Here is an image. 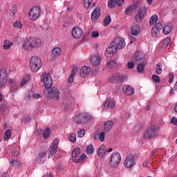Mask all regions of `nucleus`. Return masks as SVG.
Returning <instances> with one entry per match:
<instances>
[{
    "label": "nucleus",
    "instance_id": "nucleus-1",
    "mask_svg": "<svg viewBox=\"0 0 177 177\" xmlns=\"http://www.w3.org/2000/svg\"><path fill=\"white\" fill-rule=\"evenodd\" d=\"M41 82H44V87L47 91H44V95H46V97H51L52 99H56L59 100V95H60V91L56 87H52L53 84V82H52V77H50V75L49 73H46V72H44L41 77Z\"/></svg>",
    "mask_w": 177,
    "mask_h": 177
},
{
    "label": "nucleus",
    "instance_id": "nucleus-2",
    "mask_svg": "<svg viewBox=\"0 0 177 177\" xmlns=\"http://www.w3.org/2000/svg\"><path fill=\"white\" fill-rule=\"evenodd\" d=\"M41 42L40 39L28 37L24 42L23 48H25L27 50H32V48H38L39 46H41Z\"/></svg>",
    "mask_w": 177,
    "mask_h": 177
},
{
    "label": "nucleus",
    "instance_id": "nucleus-3",
    "mask_svg": "<svg viewBox=\"0 0 177 177\" xmlns=\"http://www.w3.org/2000/svg\"><path fill=\"white\" fill-rule=\"evenodd\" d=\"M158 132H160V127L158 126H149L147 127L146 131L143 135L144 139L148 140L149 139H153V138H156L157 135H158Z\"/></svg>",
    "mask_w": 177,
    "mask_h": 177
},
{
    "label": "nucleus",
    "instance_id": "nucleus-4",
    "mask_svg": "<svg viewBox=\"0 0 177 177\" xmlns=\"http://www.w3.org/2000/svg\"><path fill=\"white\" fill-rule=\"evenodd\" d=\"M92 121V115L88 113H80L74 118L73 122L77 125H81L82 124H86Z\"/></svg>",
    "mask_w": 177,
    "mask_h": 177
},
{
    "label": "nucleus",
    "instance_id": "nucleus-5",
    "mask_svg": "<svg viewBox=\"0 0 177 177\" xmlns=\"http://www.w3.org/2000/svg\"><path fill=\"white\" fill-rule=\"evenodd\" d=\"M30 70L37 73L42 67V62L38 57H32L30 59Z\"/></svg>",
    "mask_w": 177,
    "mask_h": 177
},
{
    "label": "nucleus",
    "instance_id": "nucleus-6",
    "mask_svg": "<svg viewBox=\"0 0 177 177\" xmlns=\"http://www.w3.org/2000/svg\"><path fill=\"white\" fill-rule=\"evenodd\" d=\"M42 12L41 8L39 6H35L32 8L29 12V19L30 20H37L39 16H41V13Z\"/></svg>",
    "mask_w": 177,
    "mask_h": 177
},
{
    "label": "nucleus",
    "instance_id": "nucleus-7",
    "mask_svg": "<svg viewBox=\"0 0 177 177\" xmlns=\"http://www.w3.org/2000/svg\"><path fill=\"white\" fill-rule=\"evenodd\" d=\"M111 167L113 168L118 167V164L121 162V155L118 152H113L110 158Z\"/></svg>",
    "mask_w": 177,
    "mask_h": 177
},
{
    "label": "nucleus",
    "instance_id": "nucleus-8",
    "mask_svg": "<svg viewBox=\"0 0 177 177\" xmlns=\"http://www.w3.org/2000/svg\"><path fill=\"white\" fill-rule=\"evenodd\" d=\"M117 50H118V48L113 41L109 44V48H106L105 56H106V57H113L115 53H117Z\"/></svg>",
    "mask_w": 177,
    "mask_h": 177
},
{
    "label": "nucleus",
    "instance_id": "nucleus-9",
    "mask_svg": "<svg viewBox=\"0 0 177 177\" xmlns=\"http://www.w3.org/2000/svg\"><path fill=\"white\" fill-rule=\"evenodd\" d=\"M8 84V71L5 68L0 69V88Z\"/></svg>",
    "mask_w": 177,
    "mask_h": 177
},
{
    "label": "nucleus",
    "instance_id": "nucleus-10",
    "mask_svg": "<svg viewBox=\"0 0 177 177\" xmlns=\"http://www.w3.org/2000/svg\"><path fill=\"white\" fill-rule=\"evenodd\" d=\"M146 13H147V8H146V7H140L138 10V13L136 15L135 21H137V23H140V21L145 19Z\"/></svg>",
    "mask_w": 177,
    "mask_h": 177
},
{
    "label": "nucleus",
    "instance_id": "nucleus-11",
    "mask_svg": "<svg viewBox=\"0 0 177 177\" xmlns=\"http://www.w3.org/2000/svg\"><path fill=\"white\" fill-rule=\"evenodd\" d=\"M136 158L137 157L133 154L129 155L124 160V167L126 168H132L135 164V161H136Z\"/></svg>",
    "mask_w": 177,
    "mask_h": 177
},
{
    "label": "nucleus",
    "instance_id": "nucleus-12",
    "mask_svg": "<svg viewBox=\"0 0 177 177\" xmlns=\"http://www.w3.org/2000/svg\"><path fill=\"white\" fill-rule=\"evenodd\" d=\"M84 35V30H82V28L80 26H75L72 29V36L73 38H75L76 39H78L79 38H81Z\"/></svg>",
    "mask_w": 177,
    "mask_h": 177
},
{
    "label": "nucleus",
    "instance_id": "nucleus-13",
    "mask_svg": "<svg viewBox=\"0 0 177 177\" xmlns=\"http://www.w3.org/2000/svg\"><path fill=\"white\" fill-rule=\"evenodd\" d=\"M104 107L105 109H115V101L113 98H109L106 100L104 102Z\"/></svg>",
    "mask_w": 177,
    "mask_h": 177
},
{
    "label": "nucleus",
    "instance_id": "nucleus-14",
    "mask_svg": "<svg viewBox=\"0 0 177 177\" xmlns=\"http://www.w3.org/2000/svg\"><path fill=\"white\" fill-rule=\"evenodd\" d=\"M113 42L116 45L118 49H123V48H125V40L122 39V38H116L114 39Z\"/></svg>",
    "mask_w": 177,
    "mask_h": 177
},
{
    "label": "nucleus",
    "instance_id": "nucleus-15",
    "mask_svg": "<svg viewBox=\"0 0 177 177\" xmlns=\"http://www.w3.org/2000/svg\"><path fill=\"white\" fill-rule=\"evenodd\" d=\"M89 73H91V68L88 66H83L80 69V75L82 78H86L89 75Z\"/></svg>",
    "mask_w": 177,
    "mask_h": 177
},
{
    "label": "nucleus",
    "instance_id": "nucleus-16",
    "mask_svg": "<svg viewBox=\"0 0 177 177\" xmlns=\"http://www.w3.org/2000/svg\"><path fill=\"white\" fill-rule=\"evenodd\" d=\"M100 17V8H95L91 13V20L92 21H96Z\"/></svg>",
    "mask_w": 177,
    "mask_h": 177
},
{
    "label": "nucleus",
    "instance_id": "nucleus-17",
    "mask_svg": "<svg viewBox=\"0 0 177 177\" xmlns=\"http://www.w3.org/2000/svg\"><path fill=\"white\" fill-rule=\"evenodd\" d=\"M100 60H102L100 56L93 55L91 57V64L93 66H99L100 64Z\"/></svg>",
    "mask_w": 177,
    "mask_h": 177
},
{
    "label": "nucleus",
    "instance_id": "nucleus-18",
    "mask_svg": "<svg viewBox=\"0 0 177 177\" xmlns=\"http://www.w3.org/2000/svg\"><path fill=\"white\" fill-rule=\"evenodd\" d=\"M114 125V122L113 121H107L104 123V129L105 132H110L111 129H113V126Z\"/></svg>",
    "mask_w": 177,
    "mask_h": 177
},
{
    "label": "nucleus",
    "instance_id": "nucleus-19",
    "mask_svg": "<svg viewBox=\"0 0 177 177\" xmlns=\"http://www.w3.org/2000/svg\"><path fill=\"white\" fill-rule=\"evenodd\" d=\"M77 71H78V67L74 66L72 70L71 75L68 79V82H69V84H73V82H74V77H75Z\"/></svg>",
    "mask_w": 177,
    "mask_h": 177
},
{
    "label": "nucleus",
    "instance_id": "nucleus-20",
    "mask_svg": "<svg viewBox=\"0 0 177 177\" xmlns=\"http://www.w3.org/2000/svg\"><path fill=\"white\" fill-rule=\"evenodd\" d=\"M131 35H139L140 32V26L138 25H133L131 29Z\"/></svg>",
    "mask_w": 177,
    "mask_h": 177
},
{
    "label": "nucleus",
    "instance_id": "nucleus-21",
    "mask_svg": "<svg viewBox=\"0 0 177 177\" xmlns=\"http://www.w3.org/2000/svg\"><path fill=\"white\" fill-rule=\"evenodd\" d=\"M137 9L138 5H131L129 8H126L124 12L126 13V15H131V13H133V12H135V10H136Z\"/></svg>",
    "mask_w": 177,
    "mask_h": 177
},
{
    "label": "nucleus",
    "instance_id": "nucleus-22",
    "mask_svg": "<svg viewBox=\"0 0 177 177\" xmlns=\"http://www.w3.org/2000/svg\"><path fill=\"white\" fill-rule=\"evenodd\" d=\"M133 62H140V60H143V55L140 51L136 52L133 57Z\"/></svg>",
    "mask_w": 177,
    "mask_h": 177
},
{
    "label": "nucleus",
    "instance_id": "nucleus-23",
    "mask_svg": "<svg viewBox=\"0 0 177 177\" xmlns=\"http://www.w3.org/2000/svg\"><path fill=\"white\" fill-rule=\"evenodd\" d=\"M56 151H57V147L51 145L49 147L48 158L53 157V154H56Z\"/></svg>",
    "mask_w": 177,
    "mask_h": 177
},
{
    "label": "nucleus",
    "instance_id": "nucleus-24",
    "mask_svg": "<svg viewBox=\"0 0 177 177\" xmlns=\"http://www.w3.org/2000/svg\"><path fill=\"white\" fill-rule=\"evenodd\" d=\"M97 154L99 157H103L104 154H106V146L104 145H102L97 151Z\"/></svg>",
    "mask_w": 177,
    "mask_h": 177
},
{
    "label": "nucleus",
    "instance_id": "nucleus-25",
    "mask_svg": "<svg viewBox=\"0 0 177 177\" xmlns=\"http://www.w3.org/2000/svg\"><path fill=\"white\" fill-rule=\"evenodd\" d=\"M123 89H125L124 94L127 95V96H130L131 95H133V88H132L130 86H125L123 87Z\"/></svg>",
    "mask_w": 177,
    "mask_h": 177
},
{
    "label": "nucleus",
    "instance_id": "nucleus-26",
    "mask_svg": "<svg viewBox=\"0 0 177 177\" xmlns=\"http://www.w3.org/2000/svg\"><path fill=\"white\" fill-rule=\"evenodd\" d=\"M116 75V82L118 84H122L124 81H127V77L124 76L122 75H120V73H118Z\"/></svg>",
    "mask_w": 177,
    "mask_h": 177
},
{
    "label": "nucleus",
    "instance_id": "nucleus-27",
    "mask_svg": "<svg viewBox=\"0 0 177 177\" xmlns=\"http://www.w3.org/2000/svg\"><path fill=\"white\" fill-rule=\"evenodd\" d=\"M163 33L165 34V35H167V34L171 33L172 31V26L171 24H167L163 28Z\"/></svg>",
    "mask_w": 177,
    "mask_h": 177
},
{
    "label": "nucleus",
    "instance_id": "nucleus-28",
    "mask_svg": "<svg viewBox=\"0 0 177 177\" xmlns=\"http://www.w3.org/2000/svg\"><path fill=\"white\" fill-rule=\"evenodd\" d=\"M61 54H62V50L59 47L53 48L51 53L52 56H54V57L60 56Z\"/></svg>",
    "mask_w": 177,
    "mask_h": 177
},
{
    "label": "nucleus",
    "instance_id": "nucleus-29",
    "mask_svg": "<svg viewBox=\"0 0 177 177\" xmlns=\"http://www.w3.org/2000/svg\"><path fill=\"white\" fill-rule=\"evenodd\" d=\"M169 44H171V38L169 37H167L162 41V46L163 48H168V46H169Z\"/></svg>",
    "mask_w": 177,
    "mask_h": 177
},
{
    "label": "nucleus",
    "instance_id": "nucleus-30",
    "mask_svg": "<svg viewBox=\"0 0 177 177\" xmlns=\"http://www.w3.org/2000/svg\"><path fill=\"white\" fill-rule=\"evenodd\" d=\"M145 64H146V62H143L138 65V66H137L138 73H144L145 72Z\"/></svg>",
    "mask_w": 177,
    "mask_h": 177
},
{
    "label": "nucleus",
    "instance_id": "nucleus-31",
    "mask_svg": "<svg viewBox=\"0 0 177 177\" xmlns=\"http://www.w3.org/2000/svg\"><path fill=\"white\" fill-rule=\"evenodd\" d=\"M43 139H49L50 136V129L49 128H47L45 131L43 132Z\"/></svg>",
    "mask_w": 177,
    "mask_h": 177
},
{
    "label": "nucleus",
    "instance_id": "nucleus-32",
    "mask_svg": "<svg viewBox=\"0 0 177 177\" xmlns=\"http://www.w3.org/2000/svg\"><path fill=\"white\" fill-rule=\"evenodd\" d=\"M16 12H17V6L16 5H12L10 9V16H15Z\"/></svg>",
    "mask_w": 177,
    "mask_h": 177
},
{
    "label": "nucleus",
    "instance_id": "nucleus-33",
    "mask_svg": "<svg viewBox=\"0 0 177 177\" xmlns=\"http://www.w3.org/2000/svg\"><path fill=\"white\" fill-rule=\"evenodd\" d=\"M81 154V149L80 148H75L73 151H72V157H78Z\"/></svg>",
    "mask_w": 177,
    "mask_h": 177
},
{
    "label": "nucleus",
    "instance_id": "nucleus-34",
    "mask_svg": "<svg viewBox=\"0 0 177 177\" xmlns=\"http://www.w3.org/2000/svg\"><path fill=\"white\" fill-rule=\"evenodd\" d=\"M117 5V0H109L108 1V7L111 8V9L115 8Z\"/></svg>",
    "mask_w": 177,
    "mask_h": 177
},
{
    "label": "nucleus",
    "instance_id": "nucleus-35",
    "mask_svg": "<svg viewBox=\"0 0 177 177\" xmlns=\"http://www.w3.org/2000/svg\"><path fill=\"white\" fill-rule=\"evenodd\" d=\"M103 23L104 26H105V27H107V26H109V24L111 23V17H110V15H107L104 19Z\"/></svg>",
    "mask_w": 177,
    "mask_h": 177
},
{
    "label": "nucleus",
    "instance_id": "nucleus-36",
    "mask_svg": "<svg viewBox=\"0 0 177 177\" xmlns=\"http://www.w3.org/2000/svg\"><path fill=\"white\" fill-rule=\"evenodd\" d=\"M28 81H30V76H24L22 78L20 86H24V85H26L27 84V82H28Z\"/></svg>",
    "mask_w": 177,
    "mask_h": 177
},
{
    "label": "nucleus",
    "instance_id": "nucleus-37",
    "mask_svg": "<svg viewBox=\"0 0 177 177\" xmlns=\"http://www.w3.org/2000/svg\"><path fill=\"white\" fill-rule=\"evenodd\" d=\"M13 45V43L9 41V40H6L3 44V49H10V46Z\"/></svg>",
    "mask_w": 177,
    "mask_h": 177
},
{
    "label": "nucleus",
    "instance_id": "nucleus-38",
    "mask_svg": "<svg viewBox=\"0 0 177 177\" xmlns=\"http://www.w3.org/2000/svg\"><path fill=\"white\" fill-rule=\"evenodd\" d=\"M85 158H86V155H85V153H83L77 160H73V162H75L76 164L77 162H81V161H84Z\"/></svg>",
    "mask_w": 177,
    "mask_h": 177
},
{
    "label": "nucleus",
    "instance_id": "nucleus-39",
    "mask_svg": "<svg viewBox=\"0 0 177 177\" xmlns=\"http://www.w3.org/2000/svg\"><path fill=\"white\" fill-rule=\"evenodd\" d=\"M157 20H158V17H157V15H152L149 20L150 26H153L154 24V23H156V21H157Z\"/></svg>",
    "mask_w": 177,
    "mask_h": 177
},
{
    "label": "nucleus",
    "instance_id": "nucleus-40",
    "mask_svg": "<svg viewBox=\"0 0 177 177\" xmlns=\"http://www.w3.org/2000/svg\"><path fill=\"white\" fill-rule=\"evenodd\" d=\"M10 162L14 168H19L20 167V162H19V160H15L12 159L11 160Z\"/></svg>",
    "mask_w": 177,
    "mask_h": 177
},
{
    "label": "nucleus",
    "instance_id": "nucleus-41",
    "mask_svg": "<svg viewBox=\"0 0 177 177\" xmlns=\"http://www.w3.org/2000/svg\"><path fill=\"white\" fill-rule=\"evenodd\" d=\"M84 136H85V129H79L77 133V138H84Z\"/></svg>",
    "mask_w": 177,
    "mask_h": 177
},
{
    "label": "nucleus",
    "instance_id": "nucleus-42",
    "mask_svg": "<svg viewBox=\"0 0 177 177\" xmlns=\"http://www.w3.org/2000/svg\"><path fill=\"white\" fill-rule=\"evenodd\" d=\"M68 139L70 142L75 143V142L77 140V135L75 133H73L69 136Z\"/></svg>",
    "mask_w": 177,
    "mask_h": 177
},
{
    "label": "nucleus",
    "instance_id": "nucleus-43",
    "mask_svg": "<svg viewBox=\"0 0 177 177\" xmlns=\"http://www.w3.org/2000/svg\"><path fill=\"white\" fill-rule=\"evenodd\" d=\"M156 74H161V73H162V66L160 64V63L156 64Z\"/></svg>",
    "mask_w": 177,
    "mask_h": 177
},
{
    "label": "nucleus",
    "instance_id": "nucleus-44",
    "mask_svg": "<svg viewBox=\"0 0 177 177\" xmlns=\"http://www.w3.org/2000/svg\"><path fill=\"white\" fill-rule=\"evenodd\" d=\"M158 34H160V30L153 27L151 30L152 37H154L156 38L157 35H158Z\"/></svg>",
    "mask_w": 177,
    "mask_h": 177
},
{
    "label": "nucleus",
    "instance_id": "nucleus-45",
    "mask_svg": "<svg viewBox=\"0 0 177 177\" xmlns=\"http://www.w3.org/2000/svg\"><path fill=\"white\" fill-rule=\"evenodd\" d=\"M12 135V133L10 132V129H8L4 133V139L7 140L8 139H10V136Z\"/></svg>",
    "mask_w": 177,
    "mask_h": 177
},
{
    "label": "nucleus",
    "instance_id": "nucleus-46",
    "mask_svg": "<svg viewBox=\"0 0 177 177\" xmlns=\"http://www.w3.org/2000/svg\"><path fill=\"white\" fill-rule=\"evenodd\" d=\"M93 151H94L93 145H88L86 148L87 154H93Z\"/></svg>",
    "mask_w": 177,
    "mask_h": 177
},
{
    "label": "nucleus",
    "instance_id": "nucleus-47",
    "mask_svg": "<svg viewBox=\"0 0 177 177\" xmlns=\"http://www.w3.org/2000/svg\"><path fill=\"white\" fill-rule=\"evenodd\" d=\"M93 0H83L84 7L88 9L89 6H91V4L92 3Z\"/></svg>",
    "mask_w": 177,
    "mask_h": 177
},
{
    "label": "nucleus",
    "instance_id": "nucleus-48",
    "mask_svg": "<svg viewBox=\"0 0 177 177\" xmlns=\"http://www.w3.org/2000/svg\"><path fill=\"white\" fill-rule=\"evenodd\" d=\"M104 138H106V133H104V131H101L99 134L100 142H104Z\"/></svg>",
    "mask_w": 177,
    "mask_h": 177
},
{
    "label": "nucleus",
    "instance_id": "nucleus-49",
    "mask_svg": "<svg viewBox=\"0 0 177 177\" xmlns=\"http://www.w3.org/2000/svg\"><path fill=\"white\" fill-rule=\"evenodd\" d=\"M13 27L15 28H21L23 27V25H21V22L20 21H17L13 23Z\"/></svg>",
    "mask_w": 177,
    "mask_h": 177
},
{
    "label": "nucleus",
    "instance_id": "nucleus-50",
    "mask_svg": "<svg viewBox=\"0 0 177 177\" xmlns=\"http://www.w3.org/2000/svg\"><path fill=\"white\" fill-rule=\"evenodd\" d=\"M152 80H153L155 82H157L158 84H160V82L161 81V78L157 75H153Z\"/></svg>",
    "mask_w": 177,
    "mask_h": 177
},
{
    "label": "nucleus",
    "instance_id": "nucleus-51",
    "mask_svg": "<svg viewBox=\"0 0 177 177\" xmlns=\"http://www.w3.org/2000/svg\"><path fill=\"white\" fill-rule=\"evenodd\" d=\"M109 82H111L112 84H114L116 82V75H113L108 79Z\"/></svg>",
    "mask_w": 177,
    "mask_h": 177
},
{
    "label": "nucleus",
    "instance_id": "nucleus-52",
    "mask_svg": "<svg viewBox=\"0 0 177 177\" xmlns=\"http://www.w3.org/2000/svg\"><path fill=\"white\" fill-rule=\"evenodd\" d=\"M8 110V105L6 104H1L0 105V112L4 113V111H6Z\"/></svg>",
    "mask_w": 177,
    "mask_h": 177
},
{
    "label": "nucleus",
    "instance_id": "nucleus-53",
    "mask_svg": "<svg viewBox=\"0 0 177 177\" xmlns=\"http://www.w3.org/2000/svg\"><path fill=\"white\" fill-rule=\"evenodd\" d=\"M153 28L159 31H161V30H162V24L161 23H158L153 26Z\"/></svg>",
    "mask_w": 177,
    "mask_h": 177
},
{
    "label": "nucleus",
    "instance_id": "nucleus-54",
    "mask_svg": "<svg viewBox=\"0 0 177 177\" xmlns=\"http://www.w3.org/2000/svg\"><path fill=\"white\" fill-rule=\"evenodd\" d=\"M108 67H109V68H111V67H114V66H115V61L114 60H111L108 62Z\"/></svg>",
    "mask_w": 177,
    "mask_h": 177
},
{
    "label": "nucleus",
    "instance_id": "nucleus-55",
    "mask_svg": "<svg viewBox=\"0 0 177 177\" xmlns=\"http://www.w3.org/2000/svg\"><path fill=\"white\" fill-rule=\"evenodd\" d=\"M127 67L128 68H129V70H132V68L135 67V64L133 63V62H129L127 63Z\"/></svg>",
    "mask_w": 177,
    "mask_h": 177
},
{
    "label": "nucleus",
    "instance_id": "nucleus-56",
    "mask_svg": "<svg viewBox=\"0 0 177 177\" xmlns=\"http://www.w3.org/2000/svg\"><path fill=\"white\" fill-rule=\"evenodd\" d=\"M174 74L172 73H169V83L172 84V82L174 81Z\"/></svg>",
    "mask_w": 177,
    "mask_h": 177
},
{
    "label": "nucleus",
    "instance_id": "nucleus-57",
    "mask_svg": "<svg viewBox=\"0 0 177 177\" xmlns=\"http://www.w3.org/2000/svg\"><path fill=\"white\" fill-rule=\"evenodd\" d=\"M59 138H55L53 142L51 144V145L55 146V147H57L59 145Z\"/></svg>",
    "mask_w": 177,
    "mask_h": 177
},
{
    "label": "nucleus",
    "instance_id": "nucleus-58",
    "mask_svg": "<svg viewBox=\"0 0 177 177\" xmlns=\"http://www.w3.org/2000/svg\"><path fill=\"white\" fill-rule=\"evenodd\" d=\"M98 35H99V32H97V31H93L91 32V37L93 38H97Z\"/></svg>",
    "mask_w": 177,
    "mask_h": 177
},
{
    "label": "nucleus",
    "instance_id": "nucleus-59",
    "mask_svg": "<svg viewBox=\"0 0 177 177\" xmlns=\"http://www.w3.org/2000/svg\"><path fill=\"white\" fill-rule=\"evenodd\" d=\"M32 93V97H34V99H39V97H41V95L37 93V94H35L33 93Z\"/></svg>",
    "mask_w": 177,
    "mask_h": 177
},
{
    "label": "nucleus",
    "instance_id": "nucleus-60",
    "mask_svg": "<svg viewBox=\"0 0 177 177\" xmlns=\"http://www.w3.org/2000/svg\"><path fill=\"white\" fill-rule=\"evenodd\" d=\"M124 1L125 0H116V5H118V6H121V5L124 3Z\"/></svg>",
    "mask_w": 177,
    "mask_h": 177
},
{
    "label": "nucleus",
    "instance_id": "nucleus-61",
    "mask_svg": "<svg viewBox=\"0 0 177 177\" xmlns=\"http://www.w3.org/2000/svg\"><path fill=\"white\" fill-rule=\"evenodd\" d=\"M171 123L174 124V125H177V119H176V118H173L171 120Z\"/></svg>",
    "mask_w": 177,
    "mask_h": 177
},
{
    "label": "nucleus",
    "instance_id": "nucleus-62",
    "mask_svg": "<svg viewBox=\"0 0 177 177\" xmlns=\"http://www.w3.org/2000/svg\"><path fill=\"white\" fill-rule=\"evenodd\" d=\"M12 155L14 156V157H17L19 156V151H12Z\"/></svg>",
    "mask_w": 177,
    "mask_h": 177
},
{
    "label": "nucleus",
    "instance_id": "nucleus-63",
    "mask_svg": "<svg viewBox=\"0 0 177 177\" xmlns=\"http://www.w3.org/2000/svg\"><path fill=\"white\" fill-rule=\"evenodd\" d=\"M143 167H147L149 165V160H145V162L142 163Z\"/></svg>",
    "mask_w": 177,
    "mask_h": 177
},
{
    "label": "nucleus",
    "instance_id": "nucleus-64",
    "mask_svg": "<svg viewBox=\"0 0 177 177\" xmlns=\"http://www.w3.org/2000/svg\"><path fill=\"white\" fill-rule=\"evenodd\" d=\"M71 107V104H65V110H68Z\"/></svg>",
    "mask_w": 177,
    "mask_h": 177
}]
</instances>
